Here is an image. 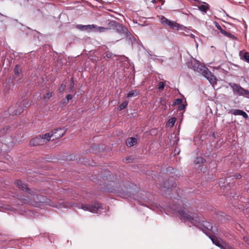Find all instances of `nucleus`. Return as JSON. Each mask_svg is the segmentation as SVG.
Returning a JSON list of instances; mask_svg holds the SVG:
<instances>
[{
	"instance_id": "obj_36",
	"label": "nucleus",
	"mask_w": 249,
	"mask_h": 249,
	"mask_svg": "<svg viewBox=\"0 0 249 249\" xmlns=\"http://www.w3.org/2000/svg\"><path fill=\"white\" fill-rule=\"evenodd\" d=\"M175 103L177 105H180L182 103V100L180 99H177L176 100Z\"/></svg>"
},
{
	"instance_id": "obj_44",
	"label": "nucleus",
	"mask_w": 249,
	"mask_h": 249,
	"mask_svg": "<svg viewBox=\"0 0 249 249\" xmlns=\"http://www.w3.org/2000/svg\"><path fill=\"white\" fill-rule=\"evenodd\" d=\"M157 2H160L161 3V0H157Z\"/></svg>"
},
{
	"instance_id": "obj_13",
	"label": "nucleus",
	"mask_w": 249,
	"mask_h": 249,
	"mask_svg": "<svg viewBox=\"0 0 249 249\" xmlns=\"http://www.w3.org/2000/svg\"><path fill=\"white\" fill-rule=\"evenodd\" d=\"M166 26H169L171 29L174 30H178L180 25L176 21L169 20Z\"/></svg>"
},
{
	"instance_id": "obj_19",
	"label": "nucleus",
	"mask_w": 249,
	"mask_h": 249,
	"mask_svg": "<svg viewBox=\"0 0 249 249\" xmlns=\"http://www.w3.org/2000/svg\"><path fill=\"white\" fill-rule=\"evenodd\" d=\"M159 18L160 20V22L162 25L164 26H166V25L167 24V22L170 19H167L163 16H159Z\"/></svg>"
},
{
	"instance_id": "obj_7",
	"label": "nucleus",
	"mask_w": 249,
	"mask_h": 249,
	"mask_svg": "<svg viewBox=\"0 0 249 249\" xmlns=\"http://www.w3.org/2000/svg\"><path fill=\"white\" fill-rule=\"evenodd\" d=\"M188 68L193 69L194 71L202 74L204 71V66H202L200 62L196 59H192L187 63Z\"/></svg>"
},
{
	"instance_id": "obj_42",
	"label": "nucleus",
	"mask_w": 249,
	"mask_h": 249,
	"mask_svg": "<svg viewBox=\"0 0 249 249\" xmlns=\"http://www.w3.org/2000/svg\"><path fill=\"white\" fill-rule=\"evenodd\" d=\"M64 102H66V99H64L63 100L61 101V103L62 104H65V103H64Z\"/></svg>"
},
{
	"instance_id": "obj_3",
	"label": "nucleus",
	"mask_w": 249,
	"mask_h": 249,
	"mask_svg": "<svg viewBox=\"0 0 249 249\" xmlns=\"http://www.w3.org/2000/svg\"><path fill=\"white\" fill-rule=\"evenodd\" d=\"M104 185L105 187H101L104 191H107L110 193H120L124 195L125 192L126 193H130V191L128 190V188L124 186V189L123 188L120 182L118 181L110 180L105 182Z\"/></svg>"
},
{
	"instance_id": "obj_25",
	"label": "nucleus",
	"mask_w": 249,
	"mask_h": 249,
	"mask_svg": "<svg viewBox=\"0 0 249 249\" xmlns=\"http://www.w3.org/2000/svg\"><path fill=\"white\" fill-rule=\"evenodd\" d=\"M21 72L20 67L18 65H16L14 69V72L16 74L19 75Z\"/></svg>"
},
{
	"instance_id": "obj_21",
	"label": "nucleus",
	"mask_w": 249,
	"mask_h": 249,
	"mask_svg": "<svg viewBox=\"0 0 249 249\" xmlns=\"http://www.w3.org/2000/svg\"><path fill=\"white\" fill-rule=\"evenodd\" d=\"M137 95H138V93L137 92V90H132L128 93V94L127 95V97L131 98L132 97H136V96H137Z\"/></svg>"
},
{
	"instance_id": "obj_20",
	"label": "nucleus",
	"mask_w": 249,
	"mask_h": 249,
	"mask_svg": "<svg viewBox=\"0 0 249 249\" xmlns=\"http://www.w3.org/2000/svg\"><path fill=\"white\" fill-rule=\"evenodd\" d=\"M223 35L226 36H227L229 38L235 39H236V37L233 35L231 34L230 33L226 31L225 30L222 31V33Z\"/></svg>"
},
{
	"instance_id": "obj_18",
	"label": "nucleus",
	"mask_w": 249,
	"mask_h": 249,
	"mask_svg": "<svg viewBox=\"0 0 249 249\" xmlns=\"http://www.w3.org/2000/svg\"><path fill=\"white\" fill-rule=\"evenodd\" d=\"M243 110L236 109H231L229 111V113L232 114L235 116L241 115Z\"/></svg>"
},
{
	"instance_id": "obj_34",
	"label": "nucleus",
	"mask_w": 249,
	"mask_h": 249,
	"mask_svg": "<svg viewBox=\"0 0 249 249\" xmlns=\"http://www.w3.org/2000/svg\"><path fill=\"white\" fill-rule=\"evenodd\" d=\"M113 55V54L111 52H107L106 54V56L107 58H111Z\"/></svg>"
},
{
	"instance_id": "obj_9",
	"label": "nucleus",
	"mask_w": 249,
	"mask_h": 249,
	"mask_svg": "<svg viewBox=\"0 0 249 249\" xmlns=\"http://www.w3.org/2000/svg\"><path fill=\"white\" fill-rule=\"evenodd\" d=\"M53 134V140L57 139L62 137L66 133V129L64 128H58L52 130Z\"/></svg>"
},
{
	"instance_id": "obj_32",
	"label": "nucleus",
	"mask_w": 249,
	"mask_h": 249,
	"mask_svg": "<svg viewBox=\"0 0 249 249\" xmlns=\"http://www.w3.org/2000/svg\"><path fill=\"white\" fill-rule=\"evenodd\" d=\"M175 171H176V170L171 167H169L167 168V172H170V173L172 172V173H175Z\"/></svg>"
},
{
	"instance_id": "obj_45",
	"label": "nucleus",
	"mask_w": 249,
	"mask_h": 249,
	"mask_svg": "<svg viewBox=\"0 0 249 249\" xmlns=\"http://www.w3.org/2000/svg\"><path fill=\"white\" fill-rule=\"evenodd\" d=\"M191 36H192V37L193 38H194V37H195V36H194V35H191Z\"/></svg>"
},
{
	"instance_id": "obj_2",
	"label": "nucleus",
	"mask_w": 249,
	"mask_h": 249,
	"mask_svg": "<svg viewBox=\"0 0 249 249\" xmlns=\"http://www.w3.org/2000/svg\"><path fill=\"white\" fill-rule=\"evenodd\" d=\"M15 183L18 188L23 191L21 194L17 195V199L22 205L28 204L34 205L39 203H45L49 206L59 209L74 206V204H69L66 202L54 204L52 200L45 198L43 196L39 195L37 190H32L27 188L26 184L23 183L21 181L17 180L15 181Z\"/></svg>"
},
{
	"instance_id": "obj_5",
	"label": "nucleus",
	"mask_w": 249,
	"mask_h": 249,
	"mask_svg": "<svg viewBox=\"0 0 249 249\" xmlns=\"http://www.w3.org/2000/svg\"><path fill=\"white\" fill-rule=\"evenodd\" d=\"M78 208H80L84 211H88L92 213H98L102 212V206L99 203H94L91 204H81L78 205Z\"/></svg>"
},
{
	"instance_id": "obj_39",
	"label": "nucleus",
	"mask_w": 249,
	"mask_h": 249,
	"mask_svg": "<svg viewBox=\"0 0 249 249\" xmlns=\"http://www.w3.org/2000/svg\"><path fill=\"white\" fill-rule=\"evenodd\" d=\"M66 88V85H64V84H61V87H60V88L59 89V91L60 92L61 91V90H63Z\"/></svg>"
},
{
	"instance_id": "obj_16",
	"label": "nucleus",
	"mask_w": 249,
	"mask_h": 249,
	"mask_svg": "<svg viewBox=\"0 0 249 249\" xmlns=\"http://www.w3.org/2000/svg\"><path fill=\"white\" fill-rule=\"evenodd\" d=\"M137 143V139L134 137L128 138L126 141V144L127 147H131Z\"/></svg>"
},
{
	"instance_id": "obj_23",
	"label": "nucleus",
	"mask_w": 249,
	"mask_h": 249,
	"mask_svg": "<svg viewBox=\"0 0 249 249\" xmlns=\"http://www.w3.org/2000/svg\"><path fill=\"white\" fill-rule=\"evenodd\" d=\"M128 101H124L122 103L120 106L118 107V109L119 110H122L124 109L128 105Z\"/></svg>"
},
{
	"instance_id": "obj_31",
	"label": "nucleus",
	"mask_w": 249,
	"mask_h": 249,
	"mask_svg": "<svg viewBox=\"0 0 249 249\" xmlns=\"http://www.w3.org/2000/svg\"><path fill=\"white\" fill-rule=\"evenodd\" d=\"M66 98V102H64V103L67 104L69 102V100L71 99L72 96L71 94H68V95H67Z\"/></svg>"
},
{
	"instance_id": "obj_40",
	"label": "nucleus",
	"mask_w": 249,
	"mask_h": 249,
	"mask_svg": "<svg viewBox=\"0 0 249 249\" xmlns=\"http://www.w3.org/2000/svg\"><path fill=\"white\" fill-rule=\"evenodd\" d=\"M234 177L236 178V179H240L241 178V175L240 174H236L235 175H234Z\"/></svg>"
},
{
	"instance_id": "obj_8",
	"label": "nucleus",
	"mask_w": 249,
	"mask_h": 249,
	"mask_svg": "<svg viewBox=\"0 0 249 249\" xmlns=\"http://www.w3.org/2000/svg\"><path fill=\"white\" fill-rule=\"evenodd\" d=\"M204 71H203V73H202V75H203L205 77H206L210 82L211 84H214L216 83V78L213 75H212L211 71L208 70L207 68H204Z\"/></svg>"
},
{
	"instance_id": "obj_35",
	"label": "nucleus",
	"mask_w": 249,
	"mask_h": 249,
	"mask_svg": "<svg viewBox=\"0 0 249 249\" xmlns=\"http://www.w3.org/2000/svg\"><path fill=\"white\" fill-rule=\"evenodd\" d=\"M241 116H243V117L244 118H245V119H247L248 118V117H249L248 114L245 112H244V111H243V112H242V113Z\"/></svg>"
},
{
	"instance_id": "obj_37",
	"label": "nucleus",
	"mask_w": 249,
	"mask_h": 249,
	"mask_svg": "<svg viewBox=\"0 0 249 249\" xmlns=\"http://www.w3.org/2000/svg\"><path fill=\"white\" fill-rule=\"evenodd\" d=\"M185 106L183 104H180V106L178 107V110H182L184 109Z\"/></svg>"
},
{
	"instance_id": "obj_26",
	"label": "nucleus",
	"mask_w": 249,
	"mask_h": 249,
	"mask_svg": "<svg viewBox=\"0 0 249 249\" xmlns=\"http://www.w3.org/2000/svg\"><path fill=\"white\" fill-rule=\"evenodd\" d=\"M221 249H233V248L230 245H229L224 242L222 244V246H221Z\"/></svg>"
},
{
	"instance_id": "obj_24",
	"label": "nucleus",
	"mask_w": 249,
	"mask_h": 249,
	"mask_svg": "<svg viewBox=\"0 0 249 249\" xmlns=\"http://www.w3.org/2000/svg\"><path fill=\"white\" fill-rule=\"evenodd\" d=\"M241 58L244 59L247 62L249 63V53L245 52L243 56H241Z\"/></svg>"
},
{
	"instance_id": "obj_11",
	"label": "nucleus",
	"mask_w": 249,
	"mask_h": 249,
	"mask_svg": "<svg viewBox=\"0 0 249 249\" xmlns=\"http://www.w3.org/2000/svg\"><path fill=\"white\" fill-rule=\"evenodd\" d=\"M76 28L80 31H85L89 32L93 30V28L95 27L94 24L83 25L82 24H77L76 26Z\"/></svg>"
},
{
	"instance_id": "obj_10",
	"label": "nucleus",
	"mask_w": 249,
	"mask_h": 249,
	"mask_svg": "<svg viewBox=\"0 0 249 249\" xmlns=\"http://www.w3.org/2000/svg\"><path fill=\"white\" fill-rule=\"evenodd\" d=\"M30 144L34 146L43 145L44 144V140L42 139L41 135H39L32 139L30 142Z\"/></svg>"
},
{
	"instance_id": "obj_33",
	"label": "nucleus",
	"mask_w": 249,
	"mask_h": 249,
	"mask_svg": "<svg viewBox=\"0 0 249 249\" xmlns=\"http://www.w3.org/2000/svg\"><path fill=\"white\" fill-rule=\"evenodd\" d=\"M215 26L216 27L217 29L220 31L221 33H222V31L224 30L221 28V27L220 26V25L218 23H217V22H215Z\"/></svg>"
},
{
	"instance_id": "obj_12",
	"label": "nucleus",
	"mask_w": 249,
	"mask_h": 249,
	"mask_svg": "<svg viewBox=\"0 0 249 249\" xmlns=\"http://www.w3.org/2000/svg\"><path fill=\"white\" fill-rule=\"evenodd\" d=\"M209 5L205 2H201V4L198 6V9L203 13V14H205L207 13L208 10L209 9Z\"/></svg>"
},
{
	"instance_id": "obj_38",
	"label": "nucleus",
	"mask_w": 249,
	"mask_h": 249,
	"mask_svg": "<svg viewBox=\"0 0 249 249\" xmlns=\"http://www.w3.org/2000/svg\"><path fill=\"white\" fill-rule=\"evenodd\" d=\"M130 160H131V159L129 157H128V158H125V159H124L123 161L124 162L128 163V162H130Z\"/></svg>"
},
{
	"instance_id": "obj_1",
	"label": "nucleus",
	"mask_w": 249,
	"mask_h": 249,
	"mask_svg": "<svg viewBox=\"0 0 249 249\" xmlns=\"http://www.w3.org/2000/svg\"><path fill=\"white\" fill-rule=\"evenodd\" d=\"M160 187L162 192H165L170 198L174 199L175 203H171L168 206L169 211L172 213H178L181 220L192 224L205 233L217 247L213 249H218V248L221 249L224 242L215 239L213 235V234L217 233V227L213 226L211 223L204 220V218L201 213L186 211L185 208L182 207L180 203H182L181 195L182 194V191L176 188V183H173L172 180H168L164 182Z\"/></svg>"
},
{
	"instance_id": "obj_17",
	"label": "nucleus",
	"mask_w": 249,
	"mask_h": 249,
	"mask_svg": "<svg viewBox=\"0 0 249 249\" xmlns=\"http://www.w3.org/2000/svg\"><path fill=\"white\" fill-rule=\"evenodd\" d=\"M95 27L93 28V31L97 32H105L107 31L109 29V28H106L104 27H99L96 25H94Z\"/></svg>"
},
{
	"instance_id": "obj_28",
	"label": "nucleus",
	"mask_w": 249,
	"mask_h": 249,
	"mask_svg": "<svg viewBox=\"0 0 249 249\" xmlns=\"http://www.w3.org/2000/svg\"><path fill=\"white\" fill-rule=\"evenodd\" d=\"M175 122H176V119L174 117L171 118L170 119H169L168 122L169 124L171 125V126H173L174 125Z\"/></svg>"
},
{
	"instance_id": "obj_41",
	"label": "nucleus",
	"mask_w": 249,
	"mask_h": 249,
	"mask_svg": "<svg viewBox=\"0 0 249 249\" xmlns=\"http://www.w3.org/2000/svg\"><path fill=\"white\" fill-rule=\"evenodd\" d=\"M8 129L9 128L8 126L5 127L3 128V130L0 132V133H1L2 131H3L6 133V131H7V130H8Z\"/></svg>"
},
{
	"instance_id": "obj_43",
	"label": "nucleus",
	"mask_w": 249,
	"mask_h": 249,
	"mask_svg": "<svg viewBox=\"0 0 249 249\" xmlns=\"http://www.w3.org/2000/svg\"><path fill=\"white\" fill-rule=\"evenodd\" d=\"M247 244L249 245V238L246 240Z\"/></svg>"
},
{
	"instance_id": "obj_14",
	"label": "nucleus",
	"mask_w": 249,
	"mask_h": 249,
	"mask_svg": "<svg viewBox=\"0 0 249 249\" xmlns=\"http://www.w3.org/2000/svg\"><path fill=\"white\" fill-rule=\"evenodd\" d=\"M25 103L21 104L18 103V108L16 110H14L12 113L13 115H17L20 114L23 110V107H26V106H24Z\"/></svg>"
},
{
	"instance_id": "obj_15",
	"label": "nucleus",
	"mask_w": 249,
	"mask_h": 249,
	"mask_svg": "<svg viewBox=\"0 0 249 249\" xmlns=\"http://www.w3.org/2000/svg\"><path fill=\"white\" fill-rule=\"evenodd\" d=\"M41 137L43 140H44V143H46L47 142H48L49 141L51 140L52 138V140L53 139V134L52 131L45 133L44 135L41 136Z\"/></svg>"
},
{
	"instance_id": "obj_29",
	"label": "nucleus",
	"mask_w": 249,
	"mask_h": 249,
	"mask_svg": "<svg viewBox=\"0 0 249 249\" xmlns=\"http://www.w3.org/2000/svg\"><path fill=\"white\" fill-rule=\"evenodd\" d=\"M164 88V83L163 82H160L158 84V89L159 90H163Z\"/></svg>"
},
{
	"instance_id": "obj_4",
	"label": "nucleus",
	"mask_w": 249,
	"mask_h": 249,
	"mask_svg": "<svg viewBox=\"0 0 249 249\" xmlns=\"http://www.w3.org/2000/svg\"><path fill=\"white\" fill-rule=\"evenodd\" d=\"M109 28L112 29L124 36H128L129 33L124 26L115 20H112L108 23Z\"/></svg>"
},
{
	"instance_id": "obj_30",
	"label": "nucleus",
	"mask_w": 249,
	"mask_h": 249,
	"mask_svg": "<svg viewBox=\"0 0 249 249\" xmlns=\"http://www.w3.org/2000/svg\"><path fill=\"white\" fill-rule=\"evenodd\" d=\"M235 4H242L245 2V0H232Z\"/></svg>"
},
{
	"instance_id": "obj_6",
	"label": "nucleus",
	"mask_w": 249,
	"mask_h": 249,
	"mask_svg": "<svg viewBox=\"0 0 249 249\" xmlns=\"http://www.w3.org/2000/svg\"><path fill=\"white\" fill-rule=\"evenodd\" d=\"M229 86L232 89L234 95L243 96L249 98V90L235 83H230Z\"/></svg>"
},
{
	"instance_id": "obj_22",
	"label": "nucleus",
	"mask_w": 249,
	"mask_h": 249,
	"mask_svg": "<svg viewBox=\"0 0 249 249\" xmlns=\"http://www.w3.org/2000/svg\"><path fill=\"white\" fill-rule=\"evenodd\" d=\"M194 162L196 164L203 163L205 162V159L202 157H197Z\"/></svg>"
},
{
	"instance_id": "obj_27",
	"label": "nucleus",
	"mask_w": 249,
	"mask_h": 249,
	"mask_svg": "<svg viewBox=\"0 0 249 249\" xmlns=\"http://www.w3.org/2000/svg\"><path fill=\"white\" fill-rule=\"evenodd\" d=\"M53 95V93L52 92H49L48 93H47L46 94H45L44 96H43V98L46 100V99H50L51 97H52Z\"/></svg>"
}]
</instances>
